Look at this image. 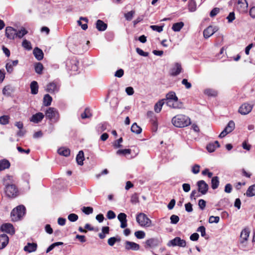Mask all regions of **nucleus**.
<instances>
[{"instance_id": "1", "label": "nucleus", "mask_w": 255, "mask_h": 255, "mask_svg": "<svg viewBox=\"0 0 255 255\" xmlns=\"http://www.w3.org/2000/svg\"><path fill=\"white\" fill-rule=\"evenodd\" d=\"M172 123L177 128H183L189 125L191 122L188 117L184 115H178L172 118Z\"/></svg>"}, {"instance_id": "2", "label": "nucleus", "mask_w": 255, "mask_h": 255, "mask_svg": "<svg viewBox=\"0 0 255 255\" xmlns=\"http://www.w3.org/2000/svg\"><path fill=\"white\" fill-rule=\"evenodd\" d=\"M25 213V208L23 205H19L13 209L11 212V220L17 221L22 218Z\"/></svg>"}, {"instance_id": "3", "label": "nucleus", "mask_w": 255, "mask_h": 255, "mask_svg": "<svg viewBox=\"0 0 255 255\" xmlns=\"http://www.w3.org/2000/svg\"><path fill=\"white\" fill-rule=\"evenodd\" d=\"M136 222L141 227H149L151 225V221L147 216L142 213L137 215L136 217Z\"/></svg>"}, {"instance_id": "4", "label": "nucleus", "mask_w": 255, "mask_h": 255, "mask_svg": "<svg viewBox=\"0 0 255 255\" xmlns=\"http://www.w3.org/2000/svg\"><path fill=\"white\" fill-rule=\"evenodd\" d=\"M46 118L52 122H57L59 118V116L57 110L54 108H49L45 112Z\"/></svg>"}, {"instance_id": "5", "label": "nucleus", "mask_w": 255, "mask_h": 255, "mask_svg": "<svg viewBox=\"0 0 255 255\" xmlns=\"http://www.w3.org/2000/svg\"><path fill=\"white\" fill-rule=\"evenodd\" d=\"M4 192L6 195L9 198H14L17 195L18 190L14 184L5 185Z\"/></svg>"}, {"instance_id": "6", "label": "nucleus", "mask_w": 255, "mask_h": 255, "mask_svg": "<svg viewBox=\"0 0 255 255\" xmlns=\"http://www.w3.org/2000/svg\"><path fill=\"white\" fill-rule=\"evenodd\" d=\"M161 244L160 240L157 238L148 239L144 242V248L146 249H153L158 247Z\"/></svg>"}, {"instance_id": "7", "label": "nucleus", "mask_w": 255, "mask_h": 255, "mask_svg": "<svg viewBox=\"0 0 255 255\" xmlns=\"http://www.w3.org/2000/svg\"><path fill=\"white\" fill-rule=\"evenodd\" d=\"M60 86V84L59 82L54 81L47 85L46 91L51 94L57 93L59 90Z\"/></svg>"}, {"instance_id": "8", "label": "nucleus", "mask_w": 255, "mask_h": 255, "mask_svg": "<svg viewBox=\"0 0 255 255\" xmlns=\"http://www.w3.org/2000/svg\"><path fill=\"white\" fill-rule=\"evenodd\" d=\"M186 245V241L181 239L180 237H175L173 240L169 241L167 243V246L168 247L179 246L181 247H185Z\"/></svg>"}, {"instance_id": "9", "label": "nucleus", "mask_w": 255, "mask_h": 255, "mask_svg": "<svg viewBox=\"0 0 255 255\" xmlns=\"http://www.w3.org/2000/svg\"><path fill=\"white\" fill-rule=\"evenodd\" d=\"M235 125L233 121H230L226 127L221 132L219 135V137L223 138L225 137L227 134L232 132L235 128Z\"/></svg>"}, {"instance_id": "10", "label": "nucleus", "mask_w": 255, "mask_h": 255, "mask_svg": "<svg viewBox=\"0 0 255 255\" xmlns=\"http://www.w3.org/2000/svg\"><path fill=\"white\" fill-rule=\"evenodd\" d=\"M78 64L79 62L77 60L76 58H73L67 61L66 65L69 70L75 72L78 71Z\"/></svg>"}, {"instance_id": "11", "label": "nucleus", "mask_w": 255, "mask_h": 255, "mask_svg": "<svg viewBox=\"0 0 255 255\" xmlns=\"http://www.w3.org/2000/svg\"><path fill=\"white\" fill-rule=\"evenodd\" d=\"M248 3L247 0H238L237 8L241 13H245L247 11Z\"/></svg>"}, {"instance_id": "12", "label": "nucleus", "mask_w": 255, "mask_h": 255, "mask_svg": "<svg viewBox=\"0 0 255 255\" xmlns=\"http://www.w3.org/2000/svg\"><path fill=\"white\" fill-rule=\"evenodd\" d=\"M252 109V105L248 103H244L240 106L239 112L242 115H245L250 113Z\"/></svg>"}, {"instance_id": "13", "label": "nucleus", "mask_w": 255, "mask_h": 255, "mask_svg": "<svg viewBox=\"0 0 255 255\" xmlns=\"http://www.w3.org/2000/svg\"><path fill=\"white\" fill-rule=\"evenodd\" d=\"M218 28L217 26H209L203 31L204 38H208L212 36L215 32L217 31Z\"/></svg>"}, {"instance_id": "14", "label": "nucleus", "mask_w": 255, "mask_h": 255, "mask_svg": "<svg viewBox=\"0 0 255 255\" xmlns=\"http://www.w3.org/2000/svg\"><path fill=\"white\" fill-rule=\"evenodd\" d=\"M5 36L9 39H14L16 37V30L11 26L5 28Z\"/></svg>"}, {"instance_id": "15", "label": "nucleus", "mask_w": 255, "mask_h": 255, "mask_svg": "<svg viewBox=\"0 0 255 255\" xmlns=\"http://www.w3.org/2000/svg\"><path fill=\"white\" fill-rule=\"evenodd\" d=\"M197 186L199 192H201L202 194L204 195L207 192L209 186L204 180L199 181L197 182Z\"/></svg>"}, {"instance_id": "16", "label": "nucleus", "mask_w": 255, "mask_h": 255, "mask_svg": "<svg viewBox=\"0 0 255 255\" xmlns=\"http://www.w3.org/2000/svg\"><path fill=\"white\" fill-rule=\"evenodd\" d=\"M0 230L2 232H6L11 235L14 234V229L12 224L6 223L1 226Z\"/></svg>"}, {"instance_id": "17", "label": "nucleus", "mask_w": 255, "mask_h": 255, "mask_svg": "<svg viewBox=\"0 0 255 255\" xmlns=\"http://www.w3.org/2000/svg\"><path fill=\"white\" fill-rule=\"evenodd\" d=\"M139 245L134 242L127 241L125 243V248L127 250L138 251Z\"/></svg>"}, {"instance_id": "18", "label": "nucleus", "mask_w": 255, "mask_h": 255, "mask_svg": "<svg viewBox=\"0 0 255 255\" xmlns=\"http://www.w3.org/2000/svg\"><path fill=\"white\" fill-rule=\"evenodd\" d=\"M250 234V230L247 228L244 229L242 231L241 235H240L241 243H244L245 242H246L248 241Z\"/></svg>"}, {"instance_id": "19", "label": "nucleus", "mask_w": 255, "mask_h": 255, "mask_svg": "<svg viewBox=\"0 0 255 255\" xmlns=\"http://www.w3.org/2000/svg\"><path fill=\"white\" fill-rule=\"evenodd\" d=\"M44 115L43 113L39 112L33 115L30 118V121L31 122L37 124L41 122L44 118Z\"/></svg>"}, {"instance_id": "20", "label": "nucleus", "mask_w": 255, "mask_h": 255, "mask_svg": "<svg viewBox=\"0 0 255 255\" xmlns=\"http://www.w3.org/2000/svg\"><path fill=\"white\" fill-rule=\"evenodd\" d=\"M9 239L5 234L0 235V250L4 249L8 244Z\"/></svg>"}, {"instance_id": "21", "label": "nucleus", "mask_w": 255, "mask_h": 255, "mask_svg": "<svg viewBox=\"0 0 255 255\" xmlns=\"http://www.w3.org/2000/svg\"><path fill=\"white\" fill-rule=\"evenodd\" d=\"M182 70V67L180 64L176 63L174 67L171 69L170 74L172 76H175L179 75Z\"/></svg>"}, {"instance_id": "22", "label": "nucleus", "mask_w": 255, "mask_h": 255, "mask_svg": "<svg viewBox=\"0 0 255 255\" xmlns=\"http://www.w3.org/2000/svg\"><path fill=\"white\" fill-rule=\"evenodd\" d=\"M167 105L170 107L174 109H180L182 108V103L178 101V100H170L167 101Z\"/></svg>"}, {"instance_id": "23", "label": "nucleus", "mask_w": 255, "mask_h": 255, "mask_svg": "<svg viewBox=\"0 0 255 255\" xmlns=\"http://www.w3.org/2000/svg\"><path fill=\"white\" fill-rule=\"evenodd\" d=\"M37 249V244L36 243H28L24 247V250L28 253L34 252Z\"/></svg>"}, {"instance_id": "24", "label": "nucleus", "mask_w": 255, "mask_h": 255, "mask_svg": "<svg viewBox=\"0 0 255 255\" xmlns=\"http://www.w3.org/2000/svg\"><path fill=\"white\" fill-rule=\"evenodd\" d=\"M220 146L219 143L218 141H215L213 143H210L207 145L206 148L207 150L210 152H212L215 150V149Z\"/></svg>"}, {"instance_id": "25", "label": "nucleus", "mask_w": 255, "mask_h": 255, "mask_svg": "<svg viewBox=\"0 0 255 255\" xmlns=\"http://www.w3.org/2000/svg\"><path fill=\"white\" fill-rule=\"evenodd\" d=\"M33 53L35 57L38 60H41L43 59V53L40 49L38 48V47L35 48L33 50Z\"/></svg>"}, {"instance_id": "26", "label": "nucleus", "mask_w": 255, "mask_h": 255, "mask_svg": "<svg viewBox=\"0 0 255 255\" xmlns=\"http://www.w3.org/2000/svg\"><path fill=\"white\" fill-rule=\"evenodd\" d=\"M88 22V19L86 17H81L80 20L78 21V23L81 26L83 30H86L88 28L87 23Z\"/></svg>"}, {"instance_id": "27", "label": "nucleus", "mask_w": 255, "mask_h": 255, "mask_svg": "<svg viewBox=\"0 0 255 255\" xmlns=\"http://www.w3.org/2000/svg\"><path fill=\"white\" fill-rule=\"evenodd\" d=\"M96 28L99 31H105L107 28V24L101 20H98L96 22Z\"/></svg>"}, {"instance_id": "28", "label": "nucleus", "mask_w": 255, "mask_h": 255, "mask_svg": "<svg viewBox=\"0 0 255 255\" xmlns=\"http://www.w3.org/2000/svg\"><path fill=\"white\" fill-rule=\"evenodd\" d=\"M13 89L12 87L10 85H8L4 87L2 89V94L6 96H9L11 93L13 92Z\"/></svg>"}, {"instance_id": "29", "label": "nucleus", "mask_w": 255, "mask_h": 255, "mask_svg": "<svg viewBox=\"0 0 255 255\" xmlns=\"http://www.w3.org/2000/svg\"><path fill=\"white\" fill-rule=\"evenodd\" d=\"M31 93L33 95L37 94L38 92V85L36 81H32L30 85Z\"/></svg>"}, {"instance_id": "30", "label": "nucleus", "mask_w": 255, "mask_h": 255, "mask_svg": "<svg viewBox=\"0 0 255 255\" xmlns=\"http://www.w3.org/2000/svg\"><path fill=\"white\" fill-rule=\"evenodd\" d=\"M10 165V164L8 160L5 159L0 160V171L8 168Z\"/></svg>"}, {"instance_id": "31", "label": "nucleus", "mask_w": 255, "mask_h": 255, "mask_svg": "<svg viewBox=\"0 0 255 255\" xmlns=\"http://www.w3.org/2000/svg\"><path fill=\"white\" fill-rule=\"evenodd\" d=\"M84 160V152L82 150L79 152L76 156V161L78 164L82 165L83 164V161Z\"/></svg>"}, {"instance_id": "32", "label": "nucleus", "mask_w": 255, "mask_h": 255, "mask_svg": "<svg viewBox=\"0 0 255 255\" xmlns=\"http://www.w3.org/2000/svg\"><path fill=\"white\" fill-rule=\"evenodd\" d=\"M58 153L61 155L68 156L70 155V150L69 149L65 147H61L58 149Z\"/></svg>"}, {"instance_id": "33", "label": "nucleus", "mask_w": 255, "mask_h": 255, "mask_svg": "<svg viewBox=\"0 0 255 255\" xmlns=\"http://www.w3.org/2000/svg\"><path fill=\"white\" fill-rule=\"evenodd\" d=\"M92 114L89 108H87L85 109L84 112L81 114V117L83 119H89L91 118Z\"/></svg>"}, {"instance_id": "34", "label": "nucleus", "mask_w": 255, "mask_h": 255, "mask_svg": "<svg viewBox=\"0 0 255 255\" xmlns=\"http://www.w3.org/2000/svg\"><path fill=\"white\" fill-rule=\"evenodd\" d=\"M52 101V97L49 94H46L43 98V103L45 106H49Z\"/></svg>"}, {"instance_id": "35", "label": "nucleus", "mask_w": 255, "mask_h": 255, "mask_svg": "<svg viewBox=\"0 0 255 255\" xmlns=\"http://www.w3.org/2000/svg\"><path fill=\"white\" fill-rule=\"evenodd\" d=\"M184 23L183 22H177L173 24L172 29L174 31H179L183 27Z\"/></svg>"}, {"instance_id": "36", "label": "nucleus", "mask_w": 255, "mask_h": 255, "mask_svg": "<svg viewBox=\"0 0 255 255\" xmlns=\"http://www.w3.org/2000/svg\"><path fill=\"white\" fill-rule=\"evenodd\" d=\"M246 195L248 197H252L255 195V184L249 187L246 192Z\"/></svg>"}, {"instance_id": "37", "label": "nucleus", "mask_w": 255, "mask_h": 255, "mask_svg": "<svg viewBox=\"0 0 255 255\" xmlns=\"http://www.w3.org/2000/svg\"><path fill=\"white\" fill-rule=\"evenodd\" d=\"M219 185V178L217 176H214L211 180V187L213 189H217Z\"/></svg>"}, {"instance_id": "38", "label": "nucleus", "mask_w": 255, "mask_h": 255, "mask_svg": "<svg viewBox=\"0 0 255 255\" xmlns=\"http://www.w3.org/2000/svg\"><path fill=\"white\" fill-rule=\"evenodd\" d=\"M164 100H162L159 101H158L154 106V111L156 113H159L162 109V107L164 104Z\"/></svg>"}, {"instance_id": "39", "label": "nucleus", "mask_w": 255, "mask_h": 255, "mask_svg": "<svg viewBox=\"0 0 255 255\" xmlns=\"http://www.w3.org/2000/svg\"><path fill=\"white\" fill-rule=\"evenodd\" d=\"M197 4L195 0H190L188 2V9L190 11L193 12L196 9Z\"/></svg>"}, {"instance_id": "40", "label": "nucleus", "mask_w": 255, "mask_h": 255, "mask_svg": "<svg viewBox=\"0 0 255 255\" xmlns=\"http://www.w3.org/2000/svg\"><path fill=\"white\" fill-rule=\"evenodd\" d=\"M131 130L132 132L135 133L136 134H139L141 133L142 131L141 128L139 127L136 123H134L132 124L131 127Z\"/></svg>"}, {"instance_id": "41", "label": "nucleus", "mask_w": 255, "mask_h": 255, "mask_svg": "<svg viewBox=\"0 0 255 255\" xmlns=\"http://www.w3.org/2000/svg\"><path fill=\"white\" fill-rule=\"evenodd\" d=\"M131 151V149H119L117 151L116 154L119 155L126 156L130 154Z\"/></svg>"}, {"instance_id": "42", "label": "nucleus", "mask_w": 255, "mask_h": 255, "mask_svg": "<svg viewBox=\"0 0 255 255\" xmlns=\"http://www.w3.org/2000/svg\"><path fill=\"white\" fill-rule=\"evenodd\" d=\"M34 68L35 72L39 74H41L42 73V71L43 69V65L40 63L38 62L35 64Z\"/></svg>"}, {"instance_id": "43", "label": "nucleus", "mask_w": 255, "mask_h": 255, "mask_svg": "<svg viewBox=\"0 0 255 255\" xmlns=\"http://www.w3.org/2000/svg\"><path fill=\"white\" fill-rule=\"evenodd\" d=\"M167 101L170 100H178V98L176 96L175 93L174 92H170L166 95Z\"/></svg>"}, {"instance_id": "44", "label": "nucleus", "mask_w": 255, "mask_h": 255, "mask_svg": "<svg viewBox=\"0 0 255 255\" xmlns=\"http://www.w3.org/2000/svg\"><path fill=\"white\" fill-rule=\"evenodd\" d=\"M27 32L28 31L24 28L22 27L19 31H16V37L21 38L23 36L26 34Z\"/></svg>"}, {"instance_id": "45", "label": "nucleus", "mask_w": 255, "mask_h": 255, "mask_svg": "<svg viewBox=\"0 0 255 255\" xmlns=\"http://www.w3.org/2000/svg\"><path fill=\"white\" fill-rule=\"evenodd\" d=\"M9 117L8 116H2L0 117V124L5 125L8 124Z\"/></svg>"}, {"instance_id": "46", "label": "nucleus", "mask_w": 255, "mask_h": 255, "mask_svg": "<svg viewBox=\"0 0 255 255\" xmlns=\"http://www.w3.org/2000/svg\"><path fill=\"white\" fill-rule=\"evenodd\" d=\"M120 237H111L108 239V243L110 246H113L116 242H120Z\"/></svg>"}, {"instance_id": "47", "label": "nucleus", "mask_w": 255, "mask_h": 255, "mask_svg": "<svg viewBox=\"0 0 255 255\" xmlns=\"http://www.w3.org/2000/svg\"><path fill=\"white\" fill-rule=\"evenodd\" d=\"M204 93L208 96L213 97L216 96L217 94V93L216 91L211 89H205L204 91Z\"/></svg>"}, {"instance_id": "48", "label": "nucleus", "mask_w": 255, "mask_h": 255, "mask_svg": "<svg viewBox=\"0 0 255 255\" xmlns=\"http://www.w3.org/2000/svg\"><path fill=\"white\" fill-rule=\"evenodd\" d=\"M134 236L138 239H142L145 237V234L142 231H138L134 233Z\"/></svg>"}, {"instance_id": "49", "label": "nucleus", "mask_w": 255, "mask_h": 255, "mask_svg": "<svg viewBox=\"0 0 255 255\" xmlns=\"http://www.w3.org/2000/svg\"><path fill=\"white\" fill-rule=\"evenodd\" d=\"M22 45L25 49L27 50H31L32 49L30 42L26 39L23 40Z\"/></svg>"}, {"instance_id": "50", "label": "nucleus", "mask_w": 255, "mask_h": 255, "mask_svg": "<svg viewBox=\"0 0 255 255\" xmlns=\"http://www.w3.org/2000/svg\"><path fill=\"white\" fill-rule=\"evenodd\" d=\"M134 13L135 11L134 10H131L128 13H125V17L127 20L130 21L132 19Z\"/></svg>"}, {"instance_id": "51", "label": "nucleus", "mask_w": 255, "mask_h": 255, "mask_svg": "<svg viewBox=\"0 0 255 255\" xmlns=\"http://www.w3.org/2000/svg\"><path fill=\"white\" fill-rule=\"evenodd\" d=\"M170 223L172 224H176L179 221V218L178 216L175 215H172L170 218Z\"/></svg>"}, {"instance_id": "52", "label": "nucleus", "mask_w": 255, "mask_h": 255, "mask_svg": "<svg viewBox=\"0 0 255 255\" xmlns=\"http://www.w3.org/2000/svg\"><path fill=\"white\" fill-rule=\"evenodd\" d=\"M82 211L87 215L92 214L93 212V208L91 207H84L82 209Z\"/></svg>"}, {"instance_id": "53", "label": "nucleus", "mask_w": 255, "mask_h": 255, "mask_svg": "<svg viewBox=\"0 0 255 255\" xmlns=\"http://www.w3.org/2000/svg\"><path fill=\"white\" fill-rule=\"evenodd\" d=\"M78 219V215L74 213L70 214L68 216V219L71 222H75Z\"/></svg>"}, {"instance_id": "54", "label": "nucleus", "mask_w": 255, "mask_h": 255, "mask_svg": "<svg viewBox=\"0 0 255 255\" xmlns=\"http://www.w3.org/2000/svg\"><path fill=\"white\" fill-rule=\"evenodd\" d=\"M220 218L218 216H210L209 219V222L210 223H218L219 222Z\"/></svg>"}, {"instance_id": "55", "label": "nucleus", "mask_w": 255, "mask_h": 255, "mask_svg": "<svg viewBox=\"0 0 255 255\" xmlns=\"http://www.w3.org/2000/svg\"><path fill=\"white\" fill-rule=\"evenodd\" d=\"M152 30L154 31H157L158 32H161L163 30V26L152 25L150 26Z\"/></svg>"}, {"instance_id": "56", "label": "nucleus", "mask_w": 255, "mask_h": 255, "mask_svg": "<svg viewBox=\"0 0 255 255\" xmlns=\"http://www.w3.org/2000/svg\"><path fill=\"white\" fill-rule=\"evenodd\" d=\"M13 66L10 62L7 63L6 64L5 68L7 73L11 74L13 72Z\"/></svg>"}, {"instance_id": "57", "label": "nucleus", "mask_w": 255, "mask_h": 255, "mask_svg": "<svg viewBox=\"0 0 255 255\" xmlns=\"http://www.w3.org/2000/svg\"><path fill=\"white\" fill-rule=\"evenodd\" d=\"M197 231L198 232L201 233V235L203 237H205L206 236V229L204 226H200L199 227L197 230Z\"/></svg>"}, {"instance_id": "58", "label": "nucleus", "mask_w": 255, "mask_h": 255, "mask_svg": "<svg viewBox=\"0 0 255 255\" xmlns=\"http://www.w3.org/2000/svg\"><path fill=\"white\" fill-rule=\"evenodd\" d=\"M136 52L140 56L147 57L148 56V53L144 52L142 49L139 48H136Z\"/></svg>"}, {"instance_id": "59", "label": "nucleus", "mask_w": 255, "mask_h": 255, "mask_svg": "<svg viewBox=\"0 0 255 255\" xmlns=\"http://www.w3.org/2000/svg\"><path fill=\"white\" fill-rule=\"evenodd\" d=\"M200 166L198 164H195L192 167V172L194 174H197L200 171Z\"/></svg>"}, {"instance_id": "60", "label": "nucleus", "mask_w": 255, "mask_h": 255, "mask_svg": "<svg viewBox=\"0 0 255 255\" xmlns=\"http://www.w3.org/2000/svg\"><path fill=\"white\" fill-rule=\"evenodd\" d=\"M123 142V138L122 137L120 138L116 141H115L114 143V146L115 148H117L122 146L121 143Z\"/></svg>"}, {"instance_id": "61", "label": "nucleus", "mask_w": 255, "mask_h": 255, "mask_svg": "<svg viewBox=\"0 0 255 255\" xmlns=\"http://www.w3.org/2000/svg\"><path fill=\"white\" fill-rule=\"evenodd\" d=\"M130 201L132 204H136L138 202V197L136 194H134L131 197Z\"/></svg>"}, {"instance_id": "62", "label": "nucleus", "mask_w": 255, "mask_h": 255, "mask_svg": "<svg viewBox=\"0 0 255 255\" xmlns=\"http://www.w3.org/2000/svg\"><path fill=\"white\" fill-rule=\"evenodd\" d=\"M124 70L122 69H120L118 70L115 72V76L118 77V78H121L124 75Z\"/></svg>"}, {"instance_id": "63", "label": "nucleus", "mask_w": 255, "mask_h": 255, "mask_svg": "<svg viewBox=\"0 0 255 255\" xmlns=\"http://www.w3.org/2000/svg\"><path fill=\"white\" fill-rule=\"evenodd\" d=\"M220 11V8L216 7L213 8L210 12V15L211 17H214L216 16Z\"/></svg>"}, {"instance_id": "64", "label": "nucleus", "mask_w": 255, "mask_h": 255, "mask_svg": "<svg viewBox=\"0 0 255 255\" xmlns=\"http://www.w3.org/2000/svg\"><path fill=\"white\" fill-rule=\"evenodd\" d=\"M107 217L110 220L116 218V214L113 211L110 210L107 212Z\"/></svg>"}]
</instances>
